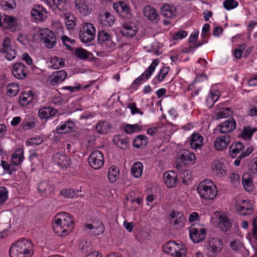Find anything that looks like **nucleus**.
Here are the masks:
<instances>
[{"label": "nucleus", "mask_w": 257, "mask_h": 257, "mask_svg": "<svg viewBox=\"0 0 257 257\" xmlns=\"http://www.w3.org/2000/svg\"><path fill=\"white\" fill-rule=\"evenodd\" d=\"M52 227L55 233L59 236H66L74 227V219L69 213H58L53 219Z\"/></svg>", "instance_id": "nucleus-1"}, {"label": "nucleus", "mask_w": 257, "mask_h": 257, "mask_svg": "<svg viewBox=\"0 0 257 257\" xmlns=\"http://www.w3.org/2000/svg\"><path fill=\"white\" fill-rule=\"evenodd\" d=\"M197 190L200 197L206 200H213L218 194L216 186L209 180H205L200 182Z\"/></svg>", "instance_id": "nucleus-2"}, {"label": "nucleus", "mask_w": 257, "mask_h": 257, "mask_svg": "<svg viewBox=\"0 0 257 257\" xmlns=\"http://www.w3.org/2000/svg\"><path fill=\"white\" fill-rule=\"evenodd\" d=\"M95 29L93 24L90 23H84L79 32L80 40L84 43H88L94 39Z\"/></svg>", "instance_id": "nucleus-3"}, {"label": "nucleus", "mask_w": 257, "mask_h": 257, "mask_svg": "<svg viewBox=\"0 0 257 257\" xmlns=\"http://www.w3.org/2000/svg\"><path fill=\"white\" fill-rule=\"evenodd\" d=\"M40 36L45 46L49 49L53 48L56 44V38L54 33L49 29L45 28L40 30Z\"/></svg>", "instance_id": "nucleus-4"}, {"label": "nucleus", "mask_w": 257, "mask_h": 257, "mask_svg": "<svg viewBox=\"0 0 257 257\" xmlns=\"http://www.w3.org/2000/svg\"><path fill=\"white\" fill-rule=\"evenodd\" d=\"M0 51L5 54L6 59L10 61L16 58L17 51L13 48L10 39L8 37L3 39L2 44L0 46Z\"/></svg>", "instance_id": "nucleus-5"}, {"label": "nucleus", "mask_w": 257, "mask_h": 257, "mask_svg": "<svg viewBox=\"0 0 257 257\" xmlns=\"http://www.w3.org/2000/svg\"><path fill=\"white\" fill-rule=\"evenodd\" d=\"M88 161L90 166L97 170L101 168L104 164L103 156L100 151L95 150L90 153Z\"/></svg>", "instance_id": "nucleus-6"}, {"label": "nucleus", "mask_w": 257, "mask_h": 257, "mask_svg": "<svg viewBox=\"0 0 257 257\" xmlns=\"http://www.w3.org/2000/svg\"><path fill=\"white\" fill-rule=\"evenodd\" d=\"M186 218L180 212L172 211L170 214L169 222L174 228L179 229L184 226Z\"/></svg>", "instance_id": "nucleus-7"}, {"label": "nucleus", "mask_w": 257, "mask_h": 257, "mask_svg": "<svg viewBox=\"0 0 257 257\" xmlns=\"http://www.w3.org/2000/svg\"><path fill=\"white\" fill-rule=\"evenodd\" d=\"M75 10L82 16H86L92 11L90 0H74Z\"/></svg>", "instance_id": "nucleus-8"}, {"label": "nucleus", "mask_w": 257, "mask_h": 257, "mask_svg": "<svg viewBox=\"0 0 257 257\" xmlns=\"http://www.w3.org/2000/svg\"><path fill=\"white\" fill-rule=\"evenodd\" d=\"M114 10L122 17L131 19L133 17L130 6L124 2H119L113 5Z\"/></svg>", "instance_id": "nucleus-9"}, {"label": "nucleus", "mask_w": 257, "mask_h": 257, "mask_svg": "<svg viewBox=\"0 0 257 257\" xmlns=\"http://www.w3.org/2000/svg\"><path fill=\"white\" fill-rule=\"evenodd\" d=\"M98 42L103 47L113 48L115 43L112 41L111 35L105 31H99L98 33Z\"/></svg>", "instance_id": "nucleus-10"}, {"label": "nucleus", "mask_w": 257, "mask_h": 257, "mask_svg": "<svg viewBox=\"0 0 257 257\" xmlns=\"http://www.w3.org/2000/svg\"><path fill=\"white\" fill-rule=\"evenodd\" d=\"M190 237L194 243H198L204 239L206 236V230L202 227H197L192 225L189 229Z\"/></svg>", "instance_id": "nucleus-11"}, {"label": "nucleus", "mask_w": 257, "mask_h": 257, "mask_svg": "<svg viewBox=\"0 0 257 257\" xmlns=\"http://www.w3.org/2000/svg\"><path fill=\"white\" fill-rule=\"evenodd\" d=\"M12 72L16 78L24 79L27 77L28 69L24 63L18 62L13 65Z\"/></svg>", "instance_id": "nucleus-12"}, {"label": "nucleus", "mask_w": 257, "mask_h": 257, "mask_svg": "<svg viewBox=\"0 0 257 257\" xmlns=\"http://www.w3.org/2000/svg\"><path fill=\"white\" fill-rule=\"evenodd\" d=\"M53 161L63 170L69 167L71 164V160L67 156L58 153L53 155Z\"/></svg>", "instance_id": "nucleus-13"}, {"label": "nucleus", "mask_w": 257, "mask_h": 257, "mask_svg": "<svg viewBox=\"0 0 257 257\" xmlns=\"http://www.w3.org/2000/svg\"><path fill=\"white\" fill-rule=\"evenodd\" d=\"M236 209L237 213L243 216H248L252 212V205L247 200H242L236 205Z\"/></svg>", "instance_id": "nucleus-14"}, {"label": "nucleus", "mask_w": 257, "mask_h": 257, "mask_svg": "<svg viewBox=\"0 0 257 257\" xmlns=\"http://www.w3.org/2000/svg\"><path fill=\"white\" fill-rule=\"evenodd\" d=\"M235 127L236 122L233 118H231L218 125L216 130L221 134H227L232 132Z\"/></svg>", "instance_id": "nucleus-15"}, {"label": "nucleus", "mask_w": 257, "mask_h": 257, "mask_svg": "<svg viewBox=\"0 0 257 257\" xmlns=\"http://www.w3.org/2000/svg\"><path fill=\"white\" fill-rule=\"evenodd\" d=\"M138 28L133 23H124L120 30L121 34L128 38H133L137 32Z\"/></svg>", "instance_id": "nucleus-16"}, {"label": "nucleus", "mask_w": 257, "mask_h": 257, "mask_svg": "<svg viewBox=\"0 0 257 257\" xmlns=\"http://www.w3.org/2000/svg\"><path fill=\"white\" fill-rule=\"evenodd\" d=\"M230 141L231 138L229 135L218 137L214 143V147L216 150H222L227 147Z\"/></svg>", "instance_id": "nucleus-17"}, {"label": "nucleus", "mask_w": 257, "mask_h": 257, "mask_svg": "<svg viewBox=\"0 0 257 257\" xmlns=\"http://www.w3.org/2000/svg\"><path fill=\"white\" fill-rule=\"evenodd\" d=\"M84 228L89 229L90 233L95 235L102 234L104 230V226L101 221H97L93 224H86Z\"/></svg>", "instance_id": "nucleus-18"}, {"label": "nucleus", "mask_w": 257, "mask_h": 257, "mask_svg": "<svg viewBox=\"0 0 257 257\" xmlns=\"http://www.w3.org/2000/svg\"><path fill=\"white\" fill-rule=\"evenodd\" d=\"M31 16L39 21H42L46 17L47 11L40 5H35L31 11Z\"/></svg>", "instance_id": "nucleus-19"}, {"label": "nucleus", "mask_w": 257, "mask_h": 257, "mask_svg": "<svg viewBox=\"0 0 257 257\" xmlns=\"http://www.w3.org/2000/svg\"><path fill=\"white\" fill-rule=\"evenodd\" d=\"M31 256L33 254L34 244L32 242L25 238H21L15 242Z\"/></svg>", "instance_id": "nucleus-20"}, {"label": "nucleus", "mask_w": 257, "mask_h": 257, "mask_svg": "<svg viewBox=\"0 0 257 257\" xmlns=\"http://www.w3.org/2000/svg\"><path fill=\"white\" fill-rule=\"evenodd\" d=\"M164 180L168 187L172 188L176 185L178 182L177 175L173 171L166 172L164 174Z\"/></svg>", "instance_id": "nucleus-21"}, {"label": "nucleus", "mask_w": 257, "mask_h": 257, "mask_svg": "<svg viewBox=\"0 0 257 257\" xmlns=\"http://www.w3.org/2000/svg\"><path fill=\"white\" fill-rule=\"evenodd\" d=\"M67 76V73L64 70L54 72L50 76V83L53 85L61 83Z\"/></svg>", "instance_id": "nucleus-22"}, {"label": "nucleus", "mask_w": 257, "mask_h": 257, "mask_svg": "<svg viewBox=\"0 0 257 257\" xmlns=\"http://www.w3.org/2000/svg\"><path fill=\"white\" fill-rule=\"evenodd\" d=\"M58 112L53 107L48 106L41 108L38 111V116L41 119H48L53 117Z\"/></svg>", "instance_id": "nucleus-23"}, {"label": "nucleus", "mask_w": 257, "mask_h": 257, "mask_svg": "<svg viewBox=\"0 0 257 257\" xmlns=\"http://www.w3.org/2000/svg\"><path fill=\"white\" fill-rule=\"evenodd\" d=\"M38 190L39 192L46 195H53L54 189L52 184L48 181H42L38 185Z\"/></svg>", "instance_id": "nucleus-24"}, {"label": "nucleus", "mask_w": 257, "mask_h": 257, "mask_svg": "<svg viewBox=\"0 0 257 257\" xmlns=\"http://www.w3.org/2000/svg\"><path fill=\"white\" fill-rule=\"evenodd\" d=\"M98 18L101 24L105 27H110L115 21L114 17L109 12L100 14Z\"/></svg>", "instance_id": "nucleus-25"}, {"label": "nucleus", "mask_w": 257, "mask_h": 257, "mask_svg": "<svg viewBox=\"0 0 257 257\" xmlns=\"http://www.w3.org/2000/svg\"><path fill=\"white\" fill-rule=\"evenodd\" d=\"M212 168L215 174L219 177H222L226 173L225 165L219 160H215L213 162Z\"/></svg>", "instance_id": "nucleus-26"}, {"label": "nucleus", "mask_w": 257, "mask_h": 257, "mask_svg": "<svg viewBox=\"0 0 257 257\" xmlns=\"http://www.w3.org/2000/svg\"><path fill=\"white\" fill-rule=\"evenodd\" d=\"M10 255L11 257H31L15 242L11 245Z\"/></svg>", "instance_id": "nucleus-27"}, {"label": "nucleus", "mask_w": 257, "mask_h": 257, "mask_svg": "<svg viewBox=\"0 0 257 257\" xmlns=\"http://www.w3.org/2000/svg\"><path fill=\"white\" fill-rule=\"evenodd\" d=\"M2 26L7 29L14 30L17 26V20L13 16H5L3 19Z\"/></svg>", "instance_id": "nucleus-28"}, {"label": "nucleus", "mask_w": 257, "mask_h": 257, "mask_svg": "<svg viewBox=\"0 0 257 257\" xmlns=\"http://www.w3.org/2000/svg\"><path fill=\"white\" fill-rule=\"evenodd\" d=\"M143 14L146 18L151 21L158 20L159 17L157 10L151 6H147L144 9Z\"/></svg>", "instance_id": "nucleus-29"}, {"label": "nucleus", "mask_w": 257, "mask_h": 257, "mask_svg": "<svg viewBox=\"0 0 257 257\" xmlns=\"http://www.w3.org/2000/svg\"><path fill=\"white\" fill-rule=\"evenodd\" d=\"M180 161L186 165L189 162H194L196 156L194 153L190 152L188 150H183L179 156Z\"/></svg>", "instance_id": "nucleus-30"}, {"label": "nucleus", "mask_w": 257, "mask_h": 257, "mask_svg": "<svg viewBox=\"0 0 257 257\" xmlns=\"http://www.w3.org/2000/svg\"><path fill=\"white\" fill-rule=\"evenodd\" d=\"M182 245L177 244L174 241L167 242L164 247V251L171 255H173L177 250H181Z\"/></svg>", "instance_id": "nucleus-31"}, {"label": "nucleus", "mask_w": 257, "mask_h": 257, "mask_svg": "<svg viewBox=\"0 0 257 257\" xmlns=\"http://www.w3.org/2000/svg\"><path fill=\"white\" fill-rule=\"evenodd\" d=\"M24 159V150L21 148L15 151L11 157L12 163L17 166L21 165Z\"/></svg>", "instance_id": "nucleus-32"}, {"label": "nucleus", "mask_w": 257, "mask_h": 257, "mask_svg": "<svg viewBox=\"0 0 257 257\" xmlns=\"http://www.w3.org/2000/svg\"><path fill=\"white\" fill-rule=\"evenodd\" d=\"M34 97L32 91H29L22 93L20 96L19 101L23 106H26L31 102Z\"/></svg>", "instance_id": "nucleus-33"}, {"label": "nucleus", "mask_w": 257, "mask_h": 257, "mask_svg": "<svg viewBox=\"0 0 257 257\" xmlns=\"http://www.w3.org/2000/svg\"><path fill=\"white\" fill-rule=\"evenodd\" d=\"M222 243L220 239L218 238H213L209 242L210 250L215 254L218 251H220L222 248Z\"/></svg>", "instance_id": "nucleus-34"}, {"label": "nucleus", "mask_w": 257, "mask_h": 257, "mask_svg": "<svg viewBox=\"0 0 257 257\" xmlns=\"http://www.w3.org/2000/svg\"><path fill=\"white\" fill-rule=\"evenodd\" d=\"M191 138L190 145L192 148L196 149L202 146L203 137L202 136L197 134H194Z\"/></svg>", "instance_id": "nucleus-35"}, {"label": "nucleus", "mask_w": 257, "mask_h": 257, "mask_svg": "<svg viewBox=\"0 0 257 257\" xmlns=\"http://www.w3.org/2000/svg\"><path fill=\"white\" fill-rule=\"evenodd\" d=\"M114 143L121 149H125L128 145V138L126 137L116 136L113 138Z\"/></svg>", "instance_id": "nucleus-36"}, {"label": "nucleus", "mask_w": 257, "mask_h": 257, "mask_svg": "<svg viewBox=\"0 0 257 257\" xmlns=\"http://www.w3.org/2000/svg\"><path fill=\"white\" fill-rule=\"evenodd\" d=\"M143 171V164L140 162H137L133 164L131 168L132 175L135 178L140 177Z\"/></svg>", "instance_id": "nucleus-37"}, {"label": "nucleus", "mask_w": 257, "mask_h": 257, "mask_svg": "<svg viewBox=\"0 0 257 257\" xmlns=\"http://www.w3.org/2000/svg\"><path fill=\"white\" fill-rule=\"evenodd\" d=\"M242 184L245 190L251 191L253 188L252 179L249 173H244L242 178Z\"/></svg>", "instance_id": "nucleus-38"}, {"label": "nucleus", "mask_w": 257, "mask_h": 257, "mask_svg": "<svg viewBox=\"0 0 257 257\" xmlns=\"http://www.w3.org/2000/svg\"><path fill=\"white\" fill-rule=\"evenodd\" d=\"M159 61L158 59H155L151 65L141 75L143 78L146 80L149 79L153 73L155 71L156 67L158 65Z\"/></svg>", "instance_id": "nucleus-39"}, {"label": "nucleus", "mask_w": 257, "mask_h": 257, "mask_svg": "<svg viewBox=\"0 0 257 257\" xmlns=\"http://www.w3.org/2000/svg\"><path fill=\"white\" fill-rule=\"evenodd\" d=\"M243 144L240 142L232 144L229 148V154L232 158H235L238 154L243 149Z\"/></svg>", "instance_id": "nucleus-40"}, {"label": "nucleus", "mask_w": 257, "mask_h": 257, "mask_svg": "<svg viewBox=\"0 0 257 257\" xmlns=\"http://www.w3.org/2000/svg\"><path fill=\"white\" fill-rule=\"evenodd\" d=\"M64 64L65 62L63 59L55 56L50 60L49 66L54 69H58L64 66Z\"/></svg>", "instance_id": "nucleus-41"}, {"label": "nucleus", "mask_w": 257, "mask_h": 257, "mask_svg": "<svg viewBox=\"0 0 257 257\" xmlns=\"http://www.w3.org/2000/svg\"><path fill=\"white\" fill-rule=\"evenodd\" d=\"M148 143L147 138L145 135H140L138 136L133 140V146L136 148H139L142 146H145Z\"/></svg>", "instance_id": "nucleus-42"}, {"label": "nucleus", "mask_w": 257, "mask_h": 257, "mask_svg": "<svg viewBox=\"0 0 257 257\" xmlns=\"http://www.w3.org/2000/svg\"><path fill=\"white\" fill-rule=\"evenodd\" d=\"M175 9L169 5H165L161 8L162 15L167 18H172L175 15Z\"/></svg>", "instance_id": "nucleus-43"}, {"label": "nucleus", "mask_w": 257, "mask_h": 257, "mask_svg": "<svg viewBox=\"0 0 257 257\" xmlns=\"http://www.w3.org/2000/svg\"><path fill=\"white\" fill-rule=\"evenodd\" d=\"M119 177L118 169L114 166L110 168L108 172V179L111 183L115 182Z\"/></svg>", "instance_id": "nucleus-44"}, {"label": "nucleus", "mask_w": 257, "mask_h": 257, "mask_svg": "<svg viewBox=\"0 0 257 257\" xmlns=\"http://www.w3.org/2000/svg\"><path fill=\"white\" fill-rule=\"evenodd\" d=\"M256 131L255 128H252L250 126H244L240 136L244 139H251L253 134Z\"/></svg>", "instance_id": "nucleus-45"}, {"label": "nucleus", "mask_w": 257, "mask_h": 257, "mask_svg": "<svg viewBox=\"0 0 257 257\" xmlns=\"http://www.w3.org/2000/svg\"><path fill=\"white\" fill-rule=\"evenodd\" d=\"M219 227L222 231L225 232H227L230 229L231 227V224L230 222L228 220L227 216H223L220 218Z\"/></svg>", "instance_id": "nucleus-46"}, {"label": "nucleus", "mask_w": 257, "mask_h": 257, "mask_svg": "<svg viewBox=\"0 0 257 257\" xmlns=\"http://www.w3.org/2000/svg\"><path fill=\"white\" fill-rule=\"evenodd\" d=\"M65 25L68 29H73L76 25V18L74 15L67 13L65 15Z\"/></svg>", "instance_id": "nucleus-47"}, {"label": "nucleus", "mask_w": 257, "mask_h": 257, "mask_svg": "<svg viewBox=\"0 0 257 257\" xmlns=\"http://www.w3.org/2000/svg\"><path fill=\"white\" fill-rule=\"evenodd\" d=\"M142 126L139 125L138 124H127L125 126L124 131L127 134H132L139 132L142 130Z\"/></svg>", "instance_id": "nucleus-48"}, {"label": "nucleus", "mask_w": 257, "mask_h": 257, "mask_svg": "<svg viewBox=\"0 0 257 257\" xmlns=\"http://www.w3.org/2000/svg\"><path fill=\"white\" fill-rule=\"evenodd\" d=\"M1 166L4 170L5 172L8 173L10 175H12L13 173L16 171V166L14 164H9L6 161L2 160L1 162Z\"/></svg>", "instance_id": "nucleus-49"}, {"label": "nucleus", "mask_w": 257, "mask_h": 257, "mask_svg": "<svg viewBox=\"0 0 257 257\" xmlns=\"http://www.w3.org/2000/svg\"><path fill=\"white\" fill-rule=\"evenodd\" d=\"M7 94L11 96H16L19 91V85L14 83H12L7 86Z\"/></svg>", "instance_id": "nucleus-50"}, {"label": "nucleus", "mask_w": 257, "mask_h": 257, "mask_svg": "<svg viewBox=\"0 0 257 257\" xmlns=\"http://www.w3.org/2000/svg\"><path fill=\"white\" fill-rule=\"evenodd\" d=\"M76 56L82 60H86L89 57L90 53L82 48H77L74 53Z\"/></svg>", "instance_id": "nucleus-51"}, {"label": "nucleus", "mask_w": 257, "mask_h": 257, "mask_svg": "<svg viewBox=\"0 0 257 257\" xmlns=\"http://www.w3.org/2000/svg\"><path fill=\"white\" fill-rule=\"evenodd\" d=\"M95 129L98 133L105 134L108 131L109 127L107 122L103 121L98 123Z\"/></svg>", "instance_id": "nucleus-52"}, {"label": "nucleus", "mask_w": 257, "mask_h": 257, "mask_svg": "<svg viewBox=\"0 0 257 257\" xmlns=\"http://www.w3.org/2000/svg\"><path fill=\"white\" fill-rule=\"evenodd\" d=\"M219 95L217 92H211L207 98V105L211 107L215 102L218 99Z\"/></svg>", "instance_id": "nucleus-53"}, {"label": "nucleus", "mask_w": 257, "mask_h": 257, "mask_svg": "<svg viewBox=\"0 0 257 257\" xmlns=\"http://www.w3.org/2000/svg\"><path fill=\"white\" fill-rule=\"evenodd\" d=\"M230 108L229 107H223L221 108L215 113L216 119H221L227 117L229 115Z\"/></svg>", "instance_id": "nucleus-54"}, {"label": "nucleus", "mask_w": 257, "mask_h": 257, "mask_svg": "<svg viewBox=\"0 0 257 257\" xmlns=\"http://www.w3.org/2000/svg\"><path fill=\"white\" fill-rule=\"evenodd\" d=\"M2 8L6 11H11L16 7V3L14 0L11 2H4L1 4Z\"/></svg>", "instance_id": "nucleus-55"}, {"label": "nucleus", "mask_w": 257, "mask_h": 257, "mask_svg": "<svg viewBox=\"0 0 257 257\" xmlns=\"http://www.w3.org/2000/svg\"><path fill=\"white\" fill-rule=\"evenodd\" d=\"M229 179L232 185L234 187H237L240 185V177L238 174L232 173L229 176Z\"/></svg>", "instance_id": "nucleus-56"}, {"label": "nucleus", "mask_w": 257, "mask_h": 257, "mask_svg": "<svg viewBox=\"0 0 257 257\" xmlns=\"http://www.w3.org/2000/svg\"><path fill=\"white\" fill-rule=\"evenodd\" d=\"M8 197V191L5 187H0V205L6 201Z\"/></svg>", "instance_id": "nucleus-57"}, {"label": "nucleus", "mask_w": 257, "mask_h": 257, "mask_svg": "<svg viewBox=\"0 0 257 257\" xmlns=\"http://www.w3.org/2000/svg\"><path fill=\"white\" fill-rule=\"evenodd\" d=\"M238 3L234 0H226L223 3V6L227 10H230L236 8Z\"/></svg>", "instance_id": "nucleus-58"}, {"label": "nucleus", "mask_w": 257, "mask_h": 257, "mask_svg": "<svg viewBox=\"0 0 257 257\" xmlns=\"http://www.w3.org/2000/svg\"><path fill=\"white\" fill-rule=\"evenodd\" d=\"M36 125L34 121H29L28 119H25L21 124V126L24 130H28L34 128Z\"/></svg>", "instance_id": "nucleus-59"}, {"label": "nucleus", "mask_w": 257, "mask_h": 257, "mask_svg": "<svg viewBox=\"0 0 257 257\" xmlns=\"http://www.w3.org/2000/svg\"><path fill=\"white\" fill-rule=\"evenodd\" d=\"M57 8L60 11H64L67 9L66 0H51Z\"/></svg>", "instance_id": "nucleus-60"}, {"label": "nucleus", "mask_w": 257, "mask_h": 257, "mask_svg": "<svg viewBox=\"0 0 257 257\" xmlns=\"http://www.w3.org/2000/svg\"><path fill=\"white\" fill-rule=\"evenodd\" d=\"M61 194L67 198H73L76 195L74 189L69 188L62 190L60 192Z\"/></svg>", "instance_id": "nucleus-61"}, {"label": "nucleus", "mask_w": 257, "mask_h": 257, "mask_svg": "<svg viewBox=\"0 0 257 257\" xmlns=\"http://www.w3.org/2000/svg\"><path fill=\"white\" fill-rule=\"evenodd\" d=\"M169 71V67L167 66L164 67L160 71L159 75L157 76V80L158 81H162L165 76L168 74Z\"/></svg>", "instance_id": "nucleus-62"}, {"label": "nucleus", "mask_w": 257, "mask_h": 257, "mask_svg": "<svg viewBox=\"0 0 257 257\" xmlns=\"http://www.w3.org/2000/svg\"><path fill=\"white\" fill-rule=\"evenodd\" d=\"M127 108H129L131 109V113L133 115L136 113H139L141 115H143L144 114L143 111L137 107L136 104L135 102L128 104Z\"/></svg>", "instance_id": "nucleus-63"}, {"label": "nucleus", "mask_w": 257, "mask_h": 257, "mask_svg": "<svg viewBox=\"0 0 257 257\" xmlns=\"http://www.w3.org/2000/svg\"><path fill=\"white\" fill-rule=\"evenodd\" d=\"M61 39L64 45L66 46L68 49L71 50L72 48L69 44H74L75 42V40H71L67 36H62Z\"/></svg>", "instance_id": "nucleus-64"}]
</instances>
